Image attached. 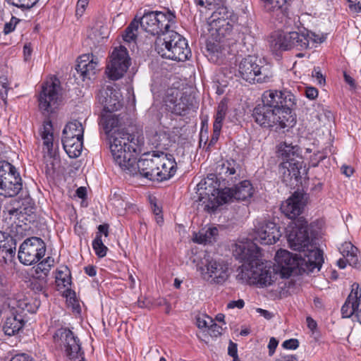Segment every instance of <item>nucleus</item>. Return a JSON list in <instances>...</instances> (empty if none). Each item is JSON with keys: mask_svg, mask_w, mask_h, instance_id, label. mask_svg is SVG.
<instances>
[{"mask_svg": "<svg viewBox=\"0 0 361 361\" xmlns=\"http://www.w3.org/2000/svg\"><path fill=\"white\" fill-rule=\"evenodd\" d=\"M212 180L213 178H207L197 184L199 205L209 212L233 200L243 201L252 195L253 188L248 180H243L233 188L219 190L212 186Z\"/></svg>", "mask_w": 361, "mask_h": 361, "instance_id": "nucleus-1", "label": "nucleus"}, {"mask_svg": "<svg viewBox=\"0 0 361 361\" xmlns=\"http://www.w3.org/2000/svg\"><path fill=\"white\" fill-rule=\"evenodd\" d=\"M110 150L116 164L125 171L134 172L132 164L137 159V154L141 152L144 144V137L141 135L129 134L122 136L117 134L110 138Z\"/></svg>", "mask_w": 361, "mask_h": 361, "instance_id": "nucleus-2", "label": "nucleus"}, {"mask_svg": "<svg viewBox=\"0 0 361 361\" xmlns=\"http://www.w3.org/2000/svg\"><path fill=\"white\" fill-rule=\"evenodd\" d=\"M154 48L163 58L177 61H185L191 56L186 39L171 30L164 37H157Z\"/></svg>", "mask_w": 361, "mask_h": 361, "instance_id": "nucleus-3", "label": "nucleus"}, {"mask_svg": "<svg viewBox=\"0 0 361 361\" xmlns=\"http://www.w3.org/2000/svg\"><path fill=\"white\" fill-rule=\"evenodd\" d=\"M216 4V7L211 6L208 9L212 11L208 18L209 31L214 40H222L231 34L238 17L224 5L223 1Z\"/></svg>", "mask_w": 361, "mask_h": 361, "instance_id": "nucleus-4", "label": "nucleus"}, {"mask_svg": "<svg viewBox=\"0 0 361 361\" xmlns=\"http://www.w3.org/2000/svg\"><path fill=\"white\" fill-rule=\"evenodd\" d=\"M252 116L261 126L276 130L292 127L296 121L289 109H271L263 104L255 107Z\"/></svg>", "mask_w": 361, "mask_h": 361, "instance_id": "nucleus-5", "label": "nucleus"}, {"mask_svg": "<svg viewBox=\"0 0 361 361\" xmlns=\"http://www.w3.org/2000/svg\"><path fill=\"white\" fill-rule=\"evenodd\" d=\"M278 278V271L264 263L243 264L238 269L237 279L243 282L257 284L261 288L272 285Z\"/></svg>", "mask_w": 361, "mask_h": 361, "instance_id": "nucleus-6", "label": "nucleus"}, {"mask_svg": "<svg viewBox=\"0 0 361 361\" xmlns=\"http://www.w3.org/2000/svg\"><path fill=\"white\" fill-rule=\"evenodd\" d=\"M138 21L146 32L157 37H164L176 23L175 13L169 10L145 12Z\"/></svg>", "mask_w": 361, "mask_h": 361, "instance_id": "nucleus-7", "label": "nucleus"}, {"mask_svg": "<svg viewBox=\"0 0 361 361\" xmlns=\"http://www.w3.org/2000/svg\"><path fill=\"white\" fill-rule=\"evenodd\" d=\"M201 278L210 284L222 285L231 275L229 264L221 258L205 255L197 265Z\"/></svg>", "mask_w": 361, "mask_h": 361, "instance_id": "nucleus-8", "label": "nucleus"}, {"mask_svg": "<svg viewBox=\"0 0 361 361\" xmlns=\"http://www.w3.org/2000/svg\"><path fill=\"white\" fill-rule=\"evenodd\" d=\"M278 152L283 161L279 169L283 180L288 182L293 178L297 180L300 177V169L302 164L300 161L298 147L288 145L286 142L281 143L279 145Z\"/></svg>", "mask_w": 361, "mask_h": 361, "instance_id": "nucleus-9", "label": "nucleus"}, {"mask_svg": "<svg viewBox=\"0 0 361 361\" xmlns=\"http://www.w3.org/2000/svg\"><path fill=\"white\" fill-rule=\"evenodd\" d=\"M257 57L248 56L243 59L238 66V76L248 82H266L273 76L267 66H263Z\"/></svg>", "mask_w": 361, "mask_h": 361, "instance_id": "nucleus-10", "label": "nucleus"}, {"mask_svg": "<svg viewBox=\"0 0 361 361\" xmlns=\"http://www.w3.org/2000/svg\"><path fill=\"white\" fill-rule=\"evenodd\" d=\"M21 189V178L16 168L7 161H1L0 195L4 197H14Z\"/></svg>", "mask_w": 361, "mask_h": 361, "instance_id": "nucleus-11", "label": "nucleus"}, {"mask_svg": "<svg viewBox=\"0 0 361 361\" xmlns=\"http://www.w3.org/2000/svg\"><path fill=\"white\" fill-rule=\"evenodd\" d=\"M46 250L45 243L40 238H28L20 245L18 259L24 265H32L39 262L45 255Z\"/></svg>", "mask_w": 361, "mask_h": 361, "instance_id": "nucleus-12", "label": "nucleus"}, {"mask_svg": "<svg viewBox=\"0 0 361 361\" xmlns=\"http://www.w3.org/2000/svg\"><path fill=\"white\" fill-rule=\"evenodd\" d=\"M60 86L56 81H47L39 94V109L43 115L49 116L58 109L61 102Z\"/></svg>", "mask_w": 361, "mask_h": 361, "instance_id": "nucleus-13", "label": "nucleus"}, {"mask_svg": "<svg viewBox=\"0 0 361 361\" xmlns=\"http://www.w3.org/2000/svg\"><path fill=\"white\" fill-rule=\"evenodd\" d=\"M164 102L169 111L180 116L186 114L194 106V97L177 88L169 89Z\"/></svg>", "mask_w": 361, "mask_h": 361, "instance_id": "nucleus-14", "label": "nucleus"}, {"mask_svg": "<svg viewBox=\"0 0 361 361\" xmlns=\"http://www.w3.org/2000/svg\"><path fill=\"white\" fill-rule=\"evenodd\" d=\"M281 236L280 228L270 221L257 220L250 240L263 245L276 243Z\"/></svg>", "mask_w": 361, "mask_h": 361, "instance_id": "nucleus-15", "label": "nucleus"}, {"mask_svg": "<svg viewBox=\"0 0 361 361\" xmlns=\"http://www.w3.org/2000/svg\"><path fill=\"white\" fill-rule=\"evenodd\" d=\"M130 59L128 50L123 46L116 47L111 55L110 61L106 67L108 77L117 80L121 78L130 66Z\"/></svg>", "mask_w": 361, "mask_h": 361, "instance_id": "nucleus-16", "label": "nucleus"}, {"mask_svg": "<svg viewBox=\"0 0 361 361\" xmlns=\"http://www.w3.org/2000/svg\"><path fill=\"white\" fill-rule=\"evenodd\" d=\"M298 223L289 231L287 239L290 248L300 253L312 243L308 234L307 222L300 219Z\"/></svg>", "mask_w": 361, "mask_h": 361, "instance_id": "nucleus-17", "label": "nucleus"}, {"mask_svg": "<svg viewBox=\"0 0 361 361\" xmlns=\"http://www.w3.org/2000/svg\"><path fill=\"white\" fill-rule=\"evenodd\" d=\"M134 168V172H128L132 175L140 174L149 180H157V172L159 170L157 162V154H145L137 161L134 159L132 164Z\"/></svg>", "mask_w": 361, "mask_h": 361, "instance_id": "nucleus-18", "label": "nucleus"}, {"mask_svg": "<svg viewBox=\"0 0 361 361\" xmlns=\"http://www.w3.org/2000/svg\"><path fill=\"white\" fill-rule=\"evenodd\" d=\"M53 339L60 346H64L66 355L70 359L78 357L80 345L71 331L66 328H60L54 334Z\"/></svg>", "mask_w": 361, "mask_h": 361, "instance_id": "nucleus-19", "label": "nucleus"}, {"mask_svg": "<svg viewBox=\"0 0 361 361\" xmlns=\"http://www.w3.org/2000/svg\"><path fill=\"white\" fill-rule=\"evenodd\" d=\"M99 123L109 139L113 138L118 133L122 134V136L130 134L126 131L123 116L113 114V111L104 112L102 114Z\"/></svg>", "mask_w": 361, "mask_h": 361, "instance_id": "nucleus-20", "label": "nucleus"}, {"mask_svg": "<svg viewBox=\"0 0 361 361\" xmlns=\"http://www.w3.org/2000/svg\"><path fill=\"white\" fill-rule=\"evenodd\" d=\"M343 317L355 315L361 324V287L357 283L351 286V291L341 307Z\"/></svg>", "mask_w": 361, "mask_h": 361, "instance_id": "nucleus-21", "label": "nucleus"}, {"mask_svg": "<svg viewBox=\"0 0 361 361\" xmlns=\"http://www.w3.org/2000/svg\"><path fill=\"white\" fill-rule=\"evenodd\" d=\"M275 261L278 267L276 271L280 272L283 278L289 277L301 265L299 254L293 255L286 250H280L276 252Z\"/></svg>", "mask_w": 361, "mask_h": 361, "instance_id": "nucleus-22", "label": "nucleus"}, {"mask_svg": "<svg viewBox=\"0 0 361 361\" xmlns=\"http://www.w3.org/2000/svg\"><path fill=\"white\" fill-rule=\"evenodd\" d=\"M300 268L312 271L314 269H320L323 263L322 252L314 244H311L305 251L299 253Z\"/></svg>", "mask_w": 361, "mask_h": 361, "instance_id": "nucleus-23", "label": "nucleus"}, {"mask_svg": "<svg viewBox=\"0 0 361 361\" xmlns=\"http://www.w3.org/2000/svg\"><path fill=\"white\" fill-rule=\"evenodd\" d=\"M122 96L119 90L107 86L99 91L98 99L104 106V112L116 111L122 106Z\"/></svg>", "mask_w": 361, "mask_h": 361, "instance_id": "nucleus-24", "label": "nucleus"}, {"mask_svg": "<svg viewBox=\"0 0 361 361\" xmlns=\"http://www.w3.org/2000/svg\"><path fill=\"white\" fill-rule=\"evenodd\" d=\"M259 248L255 243L239 242L236 243L233 250L235 258L245 262L244 264H255L257 257Z\"/></svg>", "mask_w": 361, "mask_h": 361, "instance_id": "nucleus-25", "label": "nucleus"}, {"mask_svg": "<svg viewBox=\"0 0 361 361\" xmlns=\"http://www.w3.org/2000/svg\"><path fill=\"white\" fill-rule=\"evenodd\" d=\"M303 196L300 192H294L281 206V212L289 219H294L299 216L303 209Z\"/></svg>", "mask_w": 361, "mask_h": 361, "instance_id": "nucleus-26", "label": "nucleus"}, {"mask_svg": "<svg viewBox=\"0 0 361 361\" xmlns=\"http://www.w3.org/2000/svg\"><path fill=\"white\" fill-rule=\"evenodd\" d=\"M8 306L13 310L12 313L21 315L26 312L34 313L37 309V305L32 303L30 300L23 294H18L8 298Z\"/></svg>", "mask_w": 361, "mask_h": 361, "instance_id": "nucleus-27", "label": "nucleus"}, {"mask_svg": "<svg viewBox=\"0 0 361 361\" xmlns=\"http://www.w3.org/2000/svg\"><path fill=\"white\" fill-rule=\"evenodd\" d=\"M159 170L157 180H164L172 177L176 171V163L171 155L164 153L157 154Z\"/></svg>", "mask_w": 361, "mask_h": 361, "instance_id": "nucleus-28", "label": "nucleus"}, {"mask_svg": "<svg viewBox=\"0 0 361 361\" xmlns=\"http://www.w3.org/2000/svg\"><path fill=\"white\" fill-rule=\"evenodd\" d=\"M99 63V59L92 54L83 55L79 58L76 71L83 78L90 79L95 75Z\"/></svg>", "mask_w": 361, "mask_h": 361, "instance_id": "nucleus-29", "label": "nucleus"}, {"mask_svg": "<svg viewBox=\"0 0 361 361\" xmlns=\"http://www.w3.org/2000/svg\"><path fill=\"white\" fill-rule=\"evenodd\" d=\"M24 326L23 316L20 314L12 313L6 317L3 325V331L7 336H11L17 334Z\"/></svg>", "mask_w": 361, "mask_h": 361, "instance_id": "nucleus-30", "label": "nucleus"}, {"mask_svg": "<svg viewBox=\"0 0 361 361\" xmlns=\"http://www.w3.org/2000/svg\"><path fill=\"white\" fill-rule=\"evenodd\" d=\"M216 42L208 43L207 45L209 59L214 63L221 62L228 53V49L221 44L222 40H215Z\"/></svg>", "mask_w": 361, "mask_h": 361, "instance_id": "nucleus-31", "label": "nucleus"}, {"mask_svg": "<svg viewBox=\"0 0 361 361\" xmlns=\"http://www.w3.org/2000/svg\"><path fill=\"white\" fill-rule=\"evenodd\" d=\"M219 234L216 227H205L194 234L193 240L200 244L215 242Z\"/></svg>", "mask_w": 361, "mask_h": 361, "instance_id": "nucleus-32", "label": "nucleus"}, {"mask_svg": "<svg viewBox=\"0 0 361 361\" xmlns=\"http://www.w3.org/2000/svg\"><path fill=\"white\" fill-rule=\"evenodd\" d=\"M63 148L71 158L78 157L82 152L83 140L78 138H62Z\"/></svg>", "mask_w": 361, "mask_h": 361, "instance_id": "nucleus-33", "label": "nucleus"}, {"mask_svg": "<svg viewBox=\"0 0 361 361\" xmlns=\"http://www.w3.org/2000/svg\"><path fill=\"white\" fill-rule=\"evenodd\" d=\"M87 37L93 44L99 43L108 37L107 25L102 21L96 22L89 30Z\"/></svg>", "mask_w": 361, "mask_h": 361, "instance_id": "nucleus-34", "label": "nucleus"}, {"mask_svg": "<svg viewBox=\"0 0 361 361\" xmlns=\"http://www.w3.org/2000/svg\"><path fill=\"white\" fill-rule=\"evenodd\" d=\"M310 37L309 31L304 30L300 32H290V37L293 41V48L298 50L307 49L310 44Z\"/></svg>", "mask_w": 361, "mask_h": 361, "instance_id": "nucleus-35", "label": "nucleus"}, {"mask_svg": "<svg viewBox=\"0 0 361 361\" xmlns=\"http://www.w3.org/2000/svg\"><path fill=\"white\" fill-rule=\"evenodd\" d=\"M84 127L78 120L69 122L63 130V138H78L83 140Z\"/></svg>", "mask_w": 361, "mask_h": 361, "instance_id": "nucleus-36", "label": "nucleus"}, {"mask_svg": "<svg viewBox=\"0 0 361 361\" xmlns=\"http://www.w3.org/2000/svg\"><path fill=\"white\" fill-rule=\"evenodd\" d=\"M288 0H262L264 9L266 12L276 17L283 15L286 9Z\"/></svg>", "mask_w": 361, "mask_h": 361, "instance_id": "nucleus-37", "label": "nucleus"}, {"mask_svg": "<svg viewBox=\"0 0 361 361\" xmlns=\"http://www.w3.org/2000/svg\"><path fill=\"white\" fill-rule=\"evenodd\" d=\"M340 252L350 266H357L359 264L358 250L350 242L343 243L340 247Z\"/></svg>", "mask_w": 361, "mask_h": 361, "instance_id": "nucleus-38", "label": "nucleus"}, {"mask_svg": "<svg viewBox=\"0 0 361 361\" xmlns=\"http://www.w3.org/2000/svg\"><path fill=\"white\" fill-rule=\"evenodd\" d=\"M281 91L268 90L262 94V104L271 109H281Z\"/></svg>", "mask_w": 361, "mask_h": 361, "instance_id": "nucleus-39", "label": "nucleus"}, {"mask_svg": "<svg viewBox=\"0 0 361 361\" xmlns=\"http://www.w3.org/2000/svg\"><path fill=\"white\" fill-rule=\"evenodd\" d=\"M239 170L238 164L233 160L226 161L219 166L217 171L221 178H227L231 176L238 175Z\"/></svg>", "mask_w": 361, "mask_h": 361, "instance_id": "nucleus-40", "label": "nucleus"}, {"mask_svg": "<svg viewBox=\"0 0 361 361\" xmlns=\"http://www.w3.org/2000/svg\"><path fill=\"white\" fill-rule=\"evenodd\" d=\"M40 135L43 140V145L46 147L48 152H49L53 147V133L52 125L50 121H44L42 129L40 131Z\"/></svg>", "mask_w": 361, "mask_h": 361, "instance_id": "nucleus-41", "label": "nucleus"}, {"mask_svg": "<svg viewBox=\"0 0 361 361\" xmlns=\"http://www.w3.org/2000/svg\"><path fill=\"white\" fill-rule=\"evenodd\" d=\"M54 259L51 257H47L34 267L35 274L33 276L42 275L47 279L51 268L54 266Z\"/></svg>", "mask_w": 361, "mask_h": 361, "instance_id": "nucleus-42", "label": "nucleus"}, {"mask_svg": "<svg viewBox=\"0 0 361 361\" xmlns=\"http://www.w3.org/2000/svg\"><path fill=\"white\" fill-rule=\"evenodd\" d=\"M290 37V32L281 33L274 39L276 49L288 50L293 48V41Z\"/></svg>", "mask_w": 361, "mask_h": 361, "instance_id": "nucleus-43", "label": "nucleus"}, {"mask_svg": "<svg viewBox=\"0 0 361 361\" xmlns=\"http://www.w3.org/2000/svg\"><path fill=\"white\" fill-rule=\"evenodd\" d=\"M226 111V105L224 103L221 102L217 107V111L215 115V120L213 124V129H215L216 130H221L223 121L225 118Z\"/></svg>", "mask_w": 361, "mask_h": 361, "instance_id": "nucleus-44", "label": "nucleus"}, {"mask_svg": "<svg viewBox=\"0 0 361 361\" xmlns=\"http://www.w3.org/2000/svg\"><path fill=\"white\" fill-rule=\"evenodd\" d=\"M140 23L135 19L127 27L123 35V40L126 42H134L137 37V32Z\"/></svg>", "mask_w": 361, "mask_h": 361, "instance_id": "nucleus-45", "label": "nucleus"}, {"mask_svg": "<svg viewBox=\"0 0 361 361\" xmlns=\"http://www.w3.org/2000/svg\"><path fill=\"white\" fill-rule=\"evenodd\" d=\"M47 283V279L42 275L33 276L31 288L35 293H44Z\"/></svg>", "mask_w": 361, "mask_h": 361, "instance_id": "nucleus-46", "label": "nucleus"}, {"mask_svg": "<svg viewBox=\"0 0 361 361\" xmlns=\"http://www.w3.org/2000/svg\"><path fill=\"white\" fill-rule=\"evenodd\" d=\"M281 109H289L292 112L290 108L295 104V97L289 91L284 90L281 91Z\"/></svg>", "mask_w": 361, "mask_h": 361, "instance_id": "nucleus-47", "label": "nucleus"}, {"mask_svg": "<svg viewBox=\"0 0 361 361\" xmlns=\"http://www.w3.org/2000/svg\"><path fill=\"white\" fill-rule=\"evenodd\" d=\"M92 247L98 257H103L106 256L107 247L104 245L100 234H97L95 239L92 242Z\"/></svg>", "mask_w": 361, "mask_h": 361, "instance_id": "nucleus-48", "label": "nucleus"}, {"mask_svg": "<svg viewBox=\"0 0 361 361\" xmlns=\"http://www.w3.org/2000/svg\"><path fill=\"white\" fill-rule=\"evenodd\" d=\"M207 319L211 323L210 326L208 328V333L212 337H218L222 334L223 328L222 326L214 323L212 319L209 317H207Z\"/></svg>", "mask_w": 361, "mask_h": 361, "instance_id": "nucleus-49", "label": "nucleus"}, {"mask_svg": "<svg viewBox=\"0 0 361 361\" xmlns=\"http://www.w3.org/2000/svg\"><path fill=\"white\" fill-rule=\"evenodd\" d=\"M56 282L59 286L68 287L71 284L70 274L59 271L56 276Z\"/></svg>", "mask_w": 361, "mask_h": 361, "instance_id": "nucleus-50", "label": "nucleus"}, {"mask_svg": "<svg viewBox=\"0 0 361 361\" xmlns=\"http://www.w3.org/2000/svg\"><path fill=\"white\" fill-rule=\"evenodd\" d=\"M12 5L20 8H30L37 0H7Z\"/></svg>", "mask_w": 361, "mask_h": 361, "instance_id": "nucleus-51", "label": "nucleus"}, {"mask_svg": "<svg viewBox=\"0 0 361 361\" xmlns=\"http://www.w3.org/2000/svg\"><path fill=\"white\" fill-rule=\"evenodd\" d=\"M90 0H78L75 9V15L78 17H81L89 4Z\"/></svg>", "mask_w": 361, "mask_h": 361, "instance_id": "nucleus-52", "label": "nucleus"}, {"mask_svg": "<svg viewBox=\"0 0 361 361\" xmlns=\"http://www.w3.org/2000/svg\"><path fill=\"white\" fill-rule=\"evenodd\" d=\"M8 82L6 78H0V97L3 100H6L8 94Z\"/></svg>", "mask_w": 361, "mask_h": 361, "instance_id": "nucleus-53", "label": "nucleus"}, {"mask_svg": "<svg viewBox=\"0 0 361 361\" xmlns=\"http://www.w3.org/2000/svg\"><path fill=\"white\" fill-rule=\"evenodd\" d=\"M326 157V155L323 152H317V153H314L310 158V166L312 167L317 166L319 163L324 160Z\"/></svg>", "mask_w": 361, "mask_h": 361, "instance_id": "nucleus-54", "label": "nucleus"}, {"mask_svg": "<svg viewBox=\"0 0 361 361\" xmlns=\"http://www.w3.org/2000/svg\"><path fill=\"white\" fill-rule=\"evenodd\" d=\"M197 4L205 8L210 9L211 6L216 7V4L224 0H195Z\"/></svg>", "mask_w": 361, "mask_h": 361, "instance_id": "nucleus-55", "label": "nucleus"}, {"mask_svg": "<svg viewBox=\"0 0 361 361\" xmlns=\"http://www.w3.org/2000/svg\"><path fill=\"white\" fill-rule=\"evenodd\" d=\"M18 20L15 18L12 17L10 22L6 23L4 25V32L5 34H8L11 32L13 30H14L16 24L18 23Z\"/></svg>", "mask_w": 361, "mask_h": 361, "instance_id": "nucleus-56", "label": "nucleus"}, {"mask_svg": "<svg viewBox=\"0 0 361 361\" xmlns=\"http://www.w3.org/2000/svg\"><path fill=\"white\" fill-rule=\"evenodd\" d=\"M349 8L353 13L361 12V0H348Z\"/></svg>", "mask_w": 361, "mask_h": 361, "instance_id": "nucleus-57", "label": "nucleus"}, {"mask_svg": "<svg viewBox=\"0 0 361 361\" xmlns=\"http://www.w3.org/2000/svg\"><path fill=\"white\" fill-rule=\"evenodd\" d=\"M283 347L286 349L295 350L299 345V342L297 339L291 338L289 340L285 341L283 344Z\"/></svg>", "mask_w": 361, "mask_h": 361, "instance_id": "nucleus-58", "label": "nucleus"}, {"mask_svg": "<svg viewBox=\"0 0 361 361\" xmlns=\"http://www.w3.org/2000/svg\"><path fill=\"white\" fill-rule=\"evenodd\" d=\"M245 305V302L242 299H239L238 300H232L230 301L227 304V308L228 309H233L235 307H237L238 309H242Z\"/></svg>", "mask_w": 361, "mask_h": 361, "instance_id": "nucleus-59", "label": "nucleus"}, {"mask_svg": "<svg viewBox=\"0 0 361 361\" xmlns=\"http://www.w3.org/2000/svg\"><path fill=\"white\" fill-rule=\"evenodd\" d=\"M305 95L310 99H314L318 96V91L315 87H309L305 90Z\"/></svg>", "mask_w": 361, "mask_h": 361, "instance_id": "nucleus-60", "label": "nucleus"}, {"mask_svg": "<svg viewBox=\"0 0 361 361\" xmlns=\"http://www.w3.org/2000/svg\"><path fill=\"white\" fill-rule=\"evenodd\" d=\"M312 76L315 78L317 80V82L319 85H322L325 82V79L324 78L322 73L320 72L319 68H314L312 73Z\"/></svg>", "mask_w": 361, "mask_h": 361, "instance_id": "nucleus-61", "label": "nucleus"}, {"mask_svg": "<svg viewBox=\"0 0 361 361\" xmlns=\"http://www.w3.org/2000/svg\"><path fill=\"white\" fill-rule=\"evenodd\" d=\"M50 164L51 166H49V164H47V170L49 173H53L59 166V160L56 158H50Z\"/></svg>", "mask_w": 361, "mask_h": 361, "instance_id": "nucleus-62", "label": "nucleus"}, {"mask_svg": "<svg viewBox=\"0 0 361 361\" xmlns=\"http://www.w3.org/2000/svg\"><path fill=\"white\" fill-rule=\"evenodd\" d=\"M10 361H32L29 355L25 353L18 354L11 357Z\"/></svg>", "mask_w": 361, "mask_h": 361, "instance_id": "nucleus-63", "label": "nucleus"}, {"mask_svg": "<svg viewBox=\"0 0 361 361\" xmlns=\"http://www.w3.org/2000/svg\"><path fill=\"white\" fill-rule=\"evenodd\" d=\"M220 133L221 130L213 129V134L208 145L209 147L212 146L216 143L219 140Z\"/></svg>", "mask_w": 361, "mask_h": 361, "instance_id": "nucleus-64", "label": "nucleus"}]
</instances>
